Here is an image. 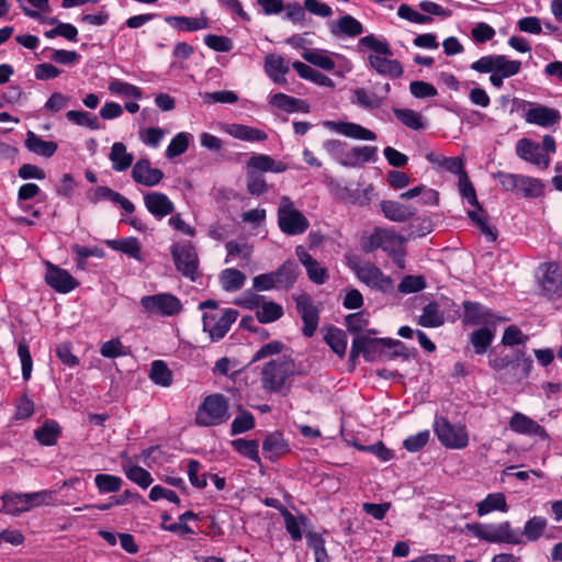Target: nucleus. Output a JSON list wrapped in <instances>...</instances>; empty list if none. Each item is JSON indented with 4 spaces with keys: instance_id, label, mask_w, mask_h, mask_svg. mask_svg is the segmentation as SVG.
I'll return each instance as SVG.
<instances>
[{
    "instance_id": "obj_44",
    "label": "nucleus",
    "mask_w": 562,
    "mask_h": 562,
    "mask_svg": "<svg viewBox=\"0 0 562 562\" xmlns=\"http://www.w3.org/2000/svg\"><path fill=\"white\" fill-rule=\"evenodd\" d=\"M149 379L156 385L169 387L172 384L173 374L162 360H155L150 364Z\"/></svg>"
},
{
    "instance_id": "obj_6",
    "label": "nucleus",
    "mask_w": 562,
    "mask_h": 562,
    "mask_svg": "<svg viewBox=\"0 0 562 562\" xmlns=\"http://www.w3.org/2000/svg\"><path fill=\"white\" fill-rule=\"evenodd\" d=\"M139 304L148 317H172L180 314L183 308L181 301L168 292L144 295Z\"/></svg>"
},
{
    "instance_id": "obj_31",
    "label": "nucleus",
    "mask_w": 562,
    "mask_h": 562,
    "mask_svg": "<svg viewBox=\"0 0 562 562\" xmlns=\"http://www.w3.org/2000/svg\"><path fill=\"white\" fill-rule=\"evenodd\" d=\"M330 31L335 36L356 37L363 33V26L353 16L344 15L330 24Z\"/></svg>"
},
{
    "instance_id": "obj_41",
    "label": "nucleus",
    "mask_w": 562,
    "mask_h": 562,
    "mask_svg": "<svg viewBox=\"0 0 562 562\" xmlns=\"http://www.w3.org/2000/svg\"><path fill=\"white\" fill-rule=\"evenodd\" d=\"M445 323L443 313L437 302H430L423 308V313L417 319V324L423 327H439Z\"/></svg>"
},
{
    "instance_id": "obj_18",
    "label": "nucleus",
    "mask_w": 562,
    "mask_h": 562,
    "mask_svg": "<svg viewBox=\"0 0 562 562\" xmlns=\"http://www.w3.org/2000/svg\"><path fill=\"white\" fill-rule=\"evenodd\" d=\"M296 310L301 315L304 326L303 334L306 337H312L318 326L319 311L315 306L312 297L306 294H300L295 297Z\"/></svg>"
},
{
    "instance_id": "obj_33",
    "label": "nucleus",
    "mask_w": 562,
    "mask_h": 562,
    "mask_svg": "<svg viewBox=\"0 0 562 562\" xmlns=\"http://www.w3.org/2000/svg\"><path fill=\"white\" fill-rule=\"evenodd\" d=\"M375 159L376 147H352L348 153H346V160H340V164L346 167H356L364 162L375 161Z\"/></svg>"
},
{
    "instance_id": "obj_10",
    "label": "nucleus",
    "mask_w": 562,
    "mask_h": 562,
    "mask_svg": "<svg viewBox=\"0 0 562 562\" xmlns=\"http://www.w3.org/2000/svg\"><path fill=\"white\" fill-rule=\"evenodd\" d=\"M406 238L398 235L392 228L376 227L370 236L362 241V249L372 252L379 248L390 254L398 247H405Z\"/></svg>"
},
{
    "instance_id": "obj_20",
    "label": "nucleus",
    "mask_w": 562,
    "mask_h": 562,
    "mask_svg": "<svg viewBox=\"0 0 562 562\" xmlns=\"http://www.w3.org/2000/svg\"><path fill=\"white\" fill-rule=\"evenodd\" d=\"M463 322L470 325L482 327L495 326L497 321L505 322L506 318L495 316L491 310L476 302H464Z\"/></svg>"
},
{
    "instance_id": "obj_43",
    "label": "nucleus",
    "mask_w": 562,
    "mask_h": 562,
    "mask_svg": "<svg viewBox=\"0 0 562 562\" xmlns=\"http://www.w3.org/2000/svg\"><path fill=\"white\" fill-rule=\"evenodd\" d=\"M292 67L303 79L311 80L322 87H334V82L328 76L302 61H294Z\"/></svg>"
},
{
    "instance_id": "obj_22",
    "label": "nucleus",
    "mask_w": 562,
    "mask_h": 562,
    "mask_svg": "<svg viewBox=\"0 0 562 562\" xmlns=\"http://www.w3.org/2000/svg\"><path fill=\"white\" fill-rule=\"evenodd\" d=\"M87 198L93 204L104 200L111 201L112 203L120 205L127 214H132L135 211V205L132 201L109 187H97L88 192Z\"/></svg>"
},
{
    "instance_id": "obj_48",
    "label": "nucleus",
    "mask_w": 562,
    "mask_h": 562,
    "mask_svg": "<svg viewBox=\"0 0 562 562\" xmlns=\"http://www.w3.org/2000/svg\"><path fill=\"white\" fill-rule=\"evenodd\" d=\"M393 113L396 116V119L408 128L419 131L426 127V122L423 115L417 111H414L412 109L394 108Z\"/></svg>"
},
{
    "instance_id": "obj_38",
    "label": "nucleus",
    "mask_w": 562,
    "mask_h": 562,
    "mask_svg": "<svg viewBox=\"0 0 562 562\" xmlns=\"http://www.w3.org/2000/svg\"><path fill=\"white\" fill-rule=\"evenodd\" d=\"M470 342L476 355H484L495 338V329L487 326L475 329L470 334Z\"/></svg>"
},
{
    "instance_id": "obj_29",
    "label": "nucleus",
    "mask_w": 562,
    "mask_h": 562,
    "mask_svg": "<svg viewBox=\"0 0 562 562\" xmlns=\"http://www.w3.org/2000/svg\"><path fill=\"white\" fill-rule=\"evenodd\" d=\"M248 167L252 171L260 172H274L281 173L288 170L286 164L280 160H274L272 157L265 154H257L248 160Z\"/></svg>"
},
{
    "instance_id": "obj_17",
    "label": "nucleus",
    "mask_w": 562,
    "mask_h": 562,
    "mask_svg": "<svg viewBox=\"0 0 562 562\" xmlns=\"http://www.w3.org/2000/svg\"><path fill=\"white\" fill-rule=\"evenodd\" d=\"M45 282L59 293H69L75 290L79 282L65 269L45 261Z\"/></svg>"
},
{
    "instance_id": "obj_19",
    "label": "nucleus",
    "mask_w": 562,
    "mask_h": 562,
    "mask_svg": "<svg viewBox=\"0 0 562 562\" xmlns=\"http://www.w3.org/2000/svg\"><path fill=\"white\" fill-rule=\"evenodd\" d=\"M306 11L322 18H327L333 13L330 7L325 2H304V7L299 2H293L286 5V19L293 23L303 24Z\"/></svg>"
},
{
    "instance_id": "obj_58",
    "label": "nucleus",
    "mask_w": 562,
    "mask_h": 562,
    "mask_svg": "<svg viewBox=\"0 0 562 562\" xmlns=\"http://www.w3.org/2000/svg\"><path fill=\"white\" fill-rule=\"evenodd\" d=\"M124 473L134 483L143 488H147L153 483L150 473L139 465L124 467Z\"/></svg>"
},
{
    "instance_id": "obj_57",
    "label": "nucleus",
    "mask_w": 562,
    "mask_h": 562,
    "mask_svg": "<svg viewBox=\"0 0 562 562\" xmlns=\"http://www.w3.org/2000/svg\"><path fill=\"white\" fill-rule=\"evenodd\" d=\"M18 356L21 361L22 378L24 381H29L32 375L33 360L25 339H21L18 344Z\"/></svg>"
},
{
    "instance_id": "obj_25",
    "label": "nucleus",
    "mask_w": 562,
    "mask_h": 562,
    "mask_svg": "<svg viewBox=\"0 0 562 562\" xmlns=\"http://www.w3.org/2000/svg\"><path fill=\"white\" fill-rule=\"evenodd\" d=\"M132 178L138 184L154 187L162 180L164 172L160 169L153 168L148 159H139L133 166Z\"/></svg>"
},
{
    "instance_id": "obj_46",
    "label": "nucleus",
    "mask_w": 562,
    "mask_h": 562,
    "mask_svg": "<svg viewBox=\"0 0 562 562\" xmlns=\"http://www.w3.org/2000/svg\"><path fill=\"white\" fill-rule=\"evenodd\" d=\"M475 210L469 211L468 215L472 222L480 228L483 235L490 240L495 241L497 238V231L488 224V216L483 207L474 206Z\"/></svg>"
},
{
    "instance_id": "obj_24",
    "label": "nucleus",
    "mask_w": 562,
    "mask_h": 562,
    "mask_svg": "<svg viewBox=\"0 0 562 562\" xmlns=\"http://www.w3.org/2000/svg\"><path fill=\"white\" fill-rule=\"evenodd\" d=\"M324 126L333 132L353 139L374 140L376 134L359 124L350 122L325 121Z\"/></svg>"
},
{
    "instance_id": "obj_28",
    "label": "nucleus",
    "mask_w": 562,
    "mask_h": 562,
    "mask_svg": "<svg viewBox=\"0 0 562 562\" xmlns=\"http://www.w3.org/2000/svg\"><path fill=\"white\" fill-rule=\"evenodd\" d=\"M224 131L239 140L263 142L267 139V134L263 131L244 124H226Z\"/></svg>"
},
{
    "instance_id": "obj_62",
    "label": "nucleus",
    "mask_w": 562,
    "mask_h": 562,
    "mask_svg": "<svg viewBox=\"0 0 562 562\" xmlns=\"http://www.w3.org/2000/svg\"><path fill=\"white\" fill-rule=\"evenodd\" d=\"M521 69L519 60H510L506 55H498L496 63V71L505 78L517 75Z\"/></svg>"
},
{
    "instance_id": "obj_56",
    "label": "nucleus",
    "mask_w": 562,
    "mask_h": 562,
    "mask_svg": "<svg viewBox=\"0 0 562 562\" xmlns=\"http://www.w3.org/2000/svg\"><path fill=\"white\" fill-rule=\"evenodd\" d=\"M283 315V308L280 304L274 302H266L257 311L256 316L257 319L261 324L272 323Z\"/></svg>"
},
{
    "instance_id": "obj_21",
    "label": "nucleus",
    "mask_w": 562,
    "mask_h": 562,
    "mask_svg": "<svg viewBox=\"0 0 562 562\" xmlns=\"http://www.w3.org/2000/svg\"><path fill=\"white\" fill-rule=\"evenodd\" d=\"M144 204L146 210L156 218L162 220L164 217L173 214L175 204L169 196L159 191H151L144 194Z\"/></svg>"
},
{
    "instance_id": "obj_16",
    "label": "nucleus",
    "mask_w": 562,
    "mask_h": 562,
    "mask_svg": "<svg viewBox=\"0 0 562 562\" xmlns=\"http://www.w3.org/2000/svg\"><path fill=\"white\" fill-rule=\"evenodd\" d=\"M386 338H371L367 335H358L353 338L350 349V360L355 361L360 355L367 361H372L385 348Z\"/></svg>"
},
{
    "instance_id": "obj_42",
    "label": "nucleus",
    "mask_w": 562,
    "mask_h": 562,
    "mask_svg": "<svg viewBox=\"0 0 562 562\" xmlns=\"http://www.w3.org/2000/svg\"><path fill=\"white\" fill-rule=\"evenodd\" d=\"M476 507L479 516L487 515L494 510L502 513H506L508 510V505L504 493L488 494L483 501L477 503Z\"/></svg>"
},
{
    "instance_id": "obj_2",
    "label": "nucleus",
    "mask_w": 562,
    "mask_h": 562,
    "mask_svg": "<svg viewBox=\"0 0 562 562\" xmlns=\"http://www.w3.org/2000/svg\"><path fill=\"white\" fill-rule=\"evenodd\" d=\"M294 372L293 361L285 357L267 362L261 370L263 390L270 393H289L290 385H286V381Z\"/></svg>"
},
{
    "instance_id": "obj_63",
    "label": "nucleus",
    "mask_w": 562,
    "mask_h": 562,
    "mask_svg": "<svg viewBox=\"0 0 562 562\" xmlns=\"http://www.w3.org/2000/svg\"><path fill=\"white\" fill-rule=\"evenodd\" d=\"M227 250V256L225 258V263L231 262L234 258L240 257L245 260H249L252 254V248L247 244H238L236 241H228L225 245Z\"/></svg>"
},
{
    "instance_id": "obj_35",
    "label": "nucleus",
    "mask_w": 562,
    "mask_h": 562,
    "mask_svg": "<svg viewBox=\"0 0 562 562\" xmlns=\"http://www.w3.org/2000/svg\"><path fill=\"white\" fill-rule=\"evenodd\" d=\"M109 159L112 162V168L117 172H122L132 166L134 156L127 151L123 143L116 142L111 147Z\"/></svg>"
},
{
    "instance_id": "obj_39",
    "label": "nucleus",
    "mask_w": 562,
    "mask_h": 562,
    "mask_svg": "<svg viewBox=\"0 0 562 562\" xmlns=\"http://www.w3.org/2000/svg\"><path fill=\"white\" fill-rule=\"evenodd\" d=\"M265 68L267 75L277 83H284L283 77L289 70V64L279 55H268L266 57Z\"/></svg>"
},
{
    "instance_id": "obj_55",
    "label": "nucleus",
    "mask_w": 562,
    "mask_h": 562,
    "mask_svg": "<svg viewBox=\"0 0 562 562\" xmlns=\"http://www.w3.org/2000/svg\"><path fill=\"white\" fill-rule=\"evenodd\" d=\"M94 484L101 494L119 492L122 487L123 480L112 474H97Z\"/></svg>"
},
{
    "instance_id": "obj_32",
    "label": "nucleus",
    "mask_w": 562,
    "mask_h": 562,
    "mask_svg": "<svg viewBox=\"0 0 562 562\" xmlns=\"http://www.w3.org/2000/svg\"><path fill=\"white\" fill-rule=\"evenodd\" d=\"M548 521L542 516H533L529 518L524 526L522 530L518 529V533L520 535V544L526 541L535 542L539 540L546 528H547Z\"/></svg>"
},
{
    "instance_id": "obj_60",
    "label": "nucleus",
    "mask_w": 562,
    "mask_h": 562,
    "mask_svg": "<svg viewBox=\"0 0 562 562\" xmlns=\"http://www.w3.org/2000/svg\"><path fill=\"white\" fill-rule=\"evenodd\" d=\"M255 427V418L249 412H241L234 418L231 425V435L235 436L238 434L246 432Z\"/></svg>"
},
{
    "instance_id": "obj_61",
    "label": "nucleus",
    "mask_w": 562,
    "mask_h": 562,
    "mask_svg": "<svg viewBox=\"0 0 562 562\" xmlns=\"http://www.w3.org/2000/svg\"><path fill=\"white\" fill-rule=\"evenodd\" d=\"M247 190L250 194L259 196L268 191V186L265 177L257 171H248L247 173Z\"/></svg>"
},
{
    "instance_id": "obj_11",
    "label": "nucleus",
    "mask_w": 562,
    "mask_h": 562,
    "mask_svg": "<svg viewBox=\"0 0 562 562\" xmlns=\"http://www.w3.org/2000/svg\"><path fill=\"white\" fill-rule=\"evenodd\" d=\"M435 434L439 441L450 449H462L468 446L469 437L464 426L452 425L445 417L435 419Z\"/></svg>"
},
{
    "instance_id": "obj_4",
    "label": "nucleus",
    "mask_w": 562,
    "mask_h": 562,
    "mask_svg": "<svg viewBox=\"0 0 562 562\" xmlns=\"http://www.w3.org/2000/svg\"><path fill=\"white\" fill-rule=\"evenodd\" d=\"M54 494L53 491L48 490L33 493L7 492L1 496L3 512L12 516H18L32 508L49 505L54 499Z\"/></svg>"
},
{
    "instance_id": "obj_51",
    "label": "nucleus",
    "mask_w": 562,
    "mask_h": 562,
    "mask_svg": "<svg viewBox=\"0 0 562 562\" xmlns=\"http://www.w3.org/2000/svg\"><path fill=\"white\" fill-rule=\"evenodd\" d=\"M351 103L366 110H375L379 109L383 102L375 93L368 92L363 88H358L352 92Z\"/></svg>"
},
{
    "instance_id": "obj_52",
    "label": "nucleus",
    "mask_w": 562,
    "mask_h": 562,
    "mask_svg": "<svg viewBox=\"0 0 562 562\" xmlns=\"http://www.w3.org/2000/svg\"><path fill=\"white\" fill-rule=\"evenodd\" d=\"M233 448L241 456L260 464L259 442L257 440H247L238 438L232 441Z\"/></svg>"
},
{
    "instance_id": "obj_45",
    "label": "nucleus",
    "mask_w": 562,
    "mask_h": 562,
    "mask_svg": "<svg viewBox=\"0 0 562 562\" xmlns=\"http://www.w3.org/2000/svg\"><path fill=\"white\" fill-rule=\"evenodd\" d=\"M246 276L235 268L224 269L220 273V283L226 292H235L245 284Z\"/></svg>"
},
{
    "instance_id": "obj_14",
    "label": "nucleus",
    "mask_w": 562,
    "mask_h": 562,
    "mask_svg": "<svg viewBox=\"0 0 562 562\" xmlns=\"http://www.w3.org/2000/svg\"><path fill=\"white\" fill-rule=\"evenodd\" d=\"M542 273L540 285L543 294L551 300L562 296V267L557 262H544L540 266Z\"/></svg>"
},
{
    "instance_id": "obj_26",
    "label": "nucleus",
    "mask_w": 562,
    "mask_h": 562,
    "mask_svg": "<svg viewBox=\"0 0 562 562\" xmlns=\"http://www.w3.org/2000/svg\"><path fill=\"white\" fill-rule=\"evenodd\" d=\"M165 22L172 29L182 32H194L210 26L209 19L203 14L199 16L167 15Z\"/></svg>"
},
{
    "instance_id": "obj_7",
    "label": "nucleus",
    "mask_w": 562,
    "mask_h": 562,
    "mask_svg": "<svg viewBox=\"0 0 562 562\" xmlns=\"http://www.w3.org/2000/svg\"><path fill=\"white\" fill-rule=\"evenodd\" d=\"M278 225L286 235H301L310 227L306 216L295 209L293 201L284 195L280 199L278 207Z\"/></svg>"
},
{
    "instance_id": "obj_54",
    "label": "nucleus",
    "mask_w": 562,
    "mask_h": 562,
    "mask_svg": "<svg viewBox=\"0 0 562 562\" xmlns=\"http://www.w3.org/2000/svg\"><path fill=\"white\" fill-rule=\"evenodd\" d=\"M543 183L541 180L528 176H521L518 184V193L525 198H538L543 193Z\"/></svg>"
},
{
    "instance_id": "obj_12",
    "label": "nucleus",
    "mask_w": 562,
    "mask_h": 562,
    "mask_svg": "<svg viewBox=\"0 0 562 562\" xmlns=\"http://www.w3.org/2000/svg\"><path fill=\"white\" fill-rule=\"evenodd\" d=\"M171 255L177 269L190 280L198 278L199 259L195 248L191 244H173Z\"/></svg>"
},
{
    "instance_id": "obj_8",
    "label": "nucleus",
    "mask_w": 562,
    "mask_h": 562,
    "mask_svg": "<svg viewBox=\"0 0 562 562\" xmlns=\"http://www.w3.org/2000/svg\"><path fill=\"white\" fill-rule=\"evenodd\" d=\"M524 119L526 123L540 126L542 128H552L558 126L562 120L561 112L555 108L530 101H521Z\"/></svg>"
},
{
    "instance_id": "obj_5",
    "label": "nucleus",
    "mask_w": 562,
    "mask_h": 562,
    "mask_svg": "<svg viewBox=\"0 0 562 562\" xmlns=\"http://www.w3.org/2000/svg\"><path fill=\"white\" fill-rule=\"evenodd\" d=\"M468 529L476 538L491 543L520 544L518 529H513L509 521L499 524H472Z\"/></svg>"
},
{
    "instance_id": "obj_64",
    "label": "nucleus",
    "mask_w": 562,
    "mask_h": 562,
    "mask_svg": "<svg viewBox=\"0 0 562 562\" xmlns=\"http://www.w3.org/2000/svg\"><path fill=\"white\" fill-rule=\"evenodd\" d=\"M100 353L104 358H117L127 355L126 347L123 346L122 341L119 338H113L102 344L100 348Z\"/></svg>"
},
{
    "instance_id": "obj_50",
    "label": "nucleus",
    "mask_w": 562,
    "mask_h": 562,
    "mask_svg": "<svg viewBox=\"0 0 562 562\" xmlns=\"http://www.w3.org/2000/svg\"><path fill=\"white\" fill-rule=\"evenodd\" d=\"M262 450L271 461L277 460V458L286 450V443L281 434L273 432L266 437L262 443Z\"/></svg>"
},
{
    "instance_id": "obj_53",
    "label": "nucleus",
    "mask_w": 562,
    "mask_h": 562,
    "mask_svg": "<svg viewBox=\"0 0 562 562\" xmlns=\"http://www.w3.org/2000/svg\"><path fill=\"white\" fill-rule=\"evenodd\" d=\"M108 89L112 94L125 98H134L139 100L143 97V91L140 88L120 79L111 80L109 82Z\"/></svg>"
},
{
    "instance_id": "obj_34",
    "label": "nucleus",
    "mask_w": 562,
    "mask_h": 562,
    "mask_svg": "<svg viewBox=\"0 0 562 562\" xmlns=\"http://www.w3.org/2000/svg\"><path fill=\"white\" fill-rule=\"evenodd\" d=\"M49 2H21L23 12L41 23L55 24L57 19L50 16Z\"/></svg>"
},
{
    "instance_id": "obj_3",
    "label": "nucleus",
    "mask_w": 562,
    "mask_h": 562,
    "mask_svg": "<svg viewBox=\"0 0 562 562\" xmlns=\"http://www.w3.org/2000/svg\"><path fill=\"white\" fill-rule=\"evenodd\" d=\"M231 417L227 398L220 393L207 395L198 407L194 423L200 427L225 424Z\"/></svg>"
},
{
    "instance_id": "obj_1",
    "label": "nucleus",
    "mask_w": 562,
    "mask_h": 562,
    "mask_svg": "<svg viewBox=\"0 0 562 562\" xmlns=\"http://www.w3.org/2000/svg\"><path fill=\"white\" fill-rule=\"evenodd\" d=\"M359 45L364 46L375 54L369 55L368 61L372 69L379 75L391 78H400L403 72L402 64L396 59H391L393 52L390 44L384 38H379L373 34L366 35L360 38Z\"/></svg>"
},
{
    "instance_id": "obj_47",
    "label": "nucleus",
    "mask_w": 562,
    "mask_h": 562,
    "mask_svg": "<svg viewBox=\"0 0 562 562\" xmlns=\"http://www.w3.org/2000/svg\"><path fill=\"white\" fill-rule=\"evenodd\" d=\"M65 116L70 123L92 131L102 127L98 116L87 111L69 110Z\"/></svg>"
},
{
    "instance_id": "obj_59",
    "label": "nucleus",
    "mask_w": 562,
    "mask_h": 562,
    "mask_svg": "<svg viewBox=\"0 0 562 562\" xmlns=\"http://www.w3.org/2000/svg\"><path fill=\"white\" fill-rule=\"evenodd\" d=\"M190 134L181 132L178 133L170 142L166 149L167 158H175L187 151L189 147Z\"/></svg>"
},
{
    "instance_id": "obj_36",
    "label": "nucleus",
    "mask_w": 562,
    "mask_h": 562,
    "mask_svg": "<svg viewBox=\"0 0 562 562\" xmlns=\"http://www.w3.org/2000/svg\"><path fill=\"white\" fill-rule=\"evenodd\" d=\"M25 147L40 156L52 157L57 150V144L52 140H44L34 132L29 131L25 139Z\"/></svg>"
},
{
    "instance_id": "obj_40",
    "label": "nucleus",
    "mask_w": 562,
    "mask_h": 562,
    "mask_svg": "<svg viewBox=\"0 0 562 562\" xmlns=\"http://www.w3.org/2000/svg\"><path fill=\"white\" fill-rule=\"evenodd\" d=\"M106 245L114 250L121 251L131 258L143 261L142 246L136 237H126L120 239L108 240Z\"/></svg>"
},
{
    "instance_id": "obj_23",
    "label": "nucleus",
    "mask_w": 562,
    "mask_h": 562,
    "mask_svg": "<svg viewBox=\"0 0 562 562\" xmlns=\"http://www.w3.org/2000/svg\"><path fill=\"white\" fill-rule=\"evenodd\" d=\"M509 428L520 435L537 436L543 440L549 439V435L544 427L539 425L522 413H515L509 420Z\"/></svg>"
},
{
    "instance_id": "obj_37",
    "label": "nucleus",
    "mask_w": 562,
    "mask_h": 562,
    "mask_svg": "<svg viewBox=\"0 0 562 562\" xmlns=\"http://www.w3.org/2000/svg\"><path fill=\"white\" fill-rule=\"evenodd\" d=\"M60 434L61 428L59 424L54 419L46 420L41 427L34 430L35 439L41 445L47 447L56 445Z\"/></svg>"
},
{
    "instance_id": "obj_49",
    "label": "nucleus",
    "mask_w": 562,
    "mask_h": 562,
    "mask_svg": "<svg viewBox=\"0 0 562 562\" xmlns=\"http://www.w3.org/2000/svg\"><path fill=\"white\" fill-rule=\"evenodd\" d=\"M324 339L337 356L340 358L345 356L347 350V335L344 330L336 327H329Z\"/></svg>"
},
{
    "instance_id": "obj_13",
    "label": "nucleus",
    "mask_w": 562,
    "mask_h": 562,
    "mask_svg": "<svg viewBox=\"0 0 562 562\" xmlns=\"http://www.w3.org/2000/svg\"><path fill=\"white\" fill-rule=\"evenodd\" d=\"M352 270L357 278L371 289L383 293L390 292L393 289L392 279L389 276H385L380 268L371 262L355 265Z\"/></svg>"
},
{
    "instance_id": "obj_27",
    "label": "nucleus",
    "mask_w": 562,
    "mask_h": 562,
    "mask_svg": "<svg viewBox=\"0 0 562 562\" xmlns=\"http://www.w3.org/2000/svg\"><path fill=\"white\" fill-rule=\"evenodd\" d=\"M272 273L277 289L288 290L296 282L300 274V268L293 260H286Z\"/></svg>"
},
{
    "instance_id": "obj_30",
    "label": "nucleus",
    "mask_w": 562,
    "mask_h": 562,
    "mask_svg": "<svg viewBox=\"0 0 562 562\" xmlns=\"http://www.w3.org/2000/svg\"><path fill=\"white\" fill-rule=\"evenodd\" d=\"M381 211L386 218L393 222H405L413 217L416 210L396 201H382Z\"/></svg>"
},
{
    "instance_id": "obj_15",
    "label": "nucleus",
    "mask_w": 562,
    "mask_h": 562,
    "mask_svg": "<svg viewBox=\"0 0 562 562\" xmlns=\"http://www.w3.org/2000/svg\"><path fill=\"white\" fill-rule=\"evenodd\" d=\"M542 151L539 143L527 137L518 139L515 145V153L521 160L540 169H547L550 166L551 157Z\"/></svg>"
},
{
    "instance_id": "obj_9",
    "label": "nucleus",
    "mask_w": 562,
    "mask_h": 562,
    "mask_svg": "<svg viewBox=\"0 0 562 562\" xmlns=\"http://www.w3.org/2000/svg\"><path fill=\"white\" fill-rule=\"evenodd\" d=\"M238 312L233 308L206 312L203 314V330L209 333L212 340L222 339L236 322Z\"/></svg>"
}]
</instances>
